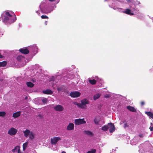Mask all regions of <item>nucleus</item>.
I'll return each mask as SVG.
<instances>
[{
  "mask_svg": "<svg viewBox=\"0 0 153 153\" xmlns=\"http://www.w3.org/2000/svg\"><path fill=\"white\" fill-rule=\"evenodd\" d=\"M1 16L3 22L6 24L12 23L16 19V16L14 14H13V16L8 12L2 14Z\"/></svg>",
  "mask_w": 153,
  "mask_h": 153,
  "instance_id": "f257e3e1",
  "label": "nucleus"
},
{
  "mask_svg": "<svg viewBox=\"0 0 153 153\" xmlns=\"http://www.w3.org/2000/svg\"><path fill=\"white\" fill-rule=\"evenodd\" d=\"M56 7V6L55 5L53 6H48L45 3V1L42 2L39 6V8L42 13L47 14L50 13L53 10L54 8Z\"/></svg>",
  "mask_w": 153,
  "mask_h": 153,
  "instance_id": "f03ea898",
  "label": "nucleus"
},
{
  "mask_svg": "<svg viewBox=\"0 0 153 153\" xmlns=\"http://www.w3.org/2000/svg\"><path fill=\"white\" fill-rule=\"evenodd\" d=\"M88 101L86 99H84L81 101V103L75 102L74 104L82 108H86L87 107L86 105L88 104Z\"/></svg>",
  "mask_w": 153,
  "mask_h": 153,
  "instance_id": "7ed1b4c3",
  "label": "nucleus"
},
{
  "mask_svg": "<svg viewBox=\"0 0 153 153\" xmlns=\"http://www.w3.org/2000/svg\"><path fill=\"white\" fill-rule=\"evenodd\" d=\"M116 1H113L112 0H110L109 1V2L110 3L109 4V5L110 7L112 8L114 10H117L118 9V10L119 11H120V10H122V9L118 8L116 6V3L115 2Z\"/></svg>",
  "mask_w": 153,
  "mask_h": 153,
  "instance_id": "20e7f679",
  "label": "nucleus"
},
{
  "mask_svg": "<svg viewBox=\"0 0 153 153\" xmlns=\"http://www.w3.org/2000/svg\"><path fill=\"white\" fill-rule=\"evenodd\" d=\"M86 123V122L84 120V119H76L74 120V123L75 125H80Z\"/></svg>",
  "mask_w": 153,
  "mask_h": 153,
  "instance_id": "39448f33",
  "label": "nucleus"
},
{
  "mask_svg": "<svg viewBox=\"0 0 153 153\" xmlns=\"http://www.w3.org/2000/svg\"><path fill=\"white\" fill-rule=\"evenodd\" d=\"M29 48L30 51L33 52L34 55L38 52V48L37 46L36 45H33L30 46Z\"/></svg>",
  "mask_w": 153,
  "mask_h": 153,
  "instance_id": "423d86ee",
  "label": "nucleus"
},
{
  "mask_svg": "<svg viewBox=\"0 0 153 153\" xmlns=\"http://www.w3.org/2000/svg\"><path fill=\"white\" fill-rule=\"evenodd\" d=\"M61 139L60 137H54L51 138V143L52 145H56L58 141Z\"/></svg>",
  "mask_w": 153,
  "mask_h": 153,
  "instance_id": "0eeeda50",
  "label": "nucleus"
},
{
  "mask_svg": "<svg viewBox=\"0 0 153 153\" xmlns=\"http://www.w3.org/2000/svg\"><path fill=\"white\" fill-rule=\"evenodd\" d=\"M17 132V130L13 128H11L8 132V134L10 135H15Z\"/></svg>",
  "mask_w": 153,
  "mask_h": 153,
  "instance_id": "6e6552de",
  "label": "nucleus"
},
{
  "mask_svg": "<svg viewBox=\"0 0 153 153\" xmlns=\"http://www.w3.org/2000/svg\"><path fill=\"white\" fill-rule=\"evenodd\" d=\"M17 59L18 61L23 63V64L22 66H24L26 62H25V59L24 57L22 56L21 55L18 56L17 57Z\"/></svg>",
  "mask_w": 153,
  "mask_h": 153,
  "instance_id": "1a4fd4ad",
  "label": "nucleus"
},
{
  "mask_svg": "<svg viewBox=\"0 0 153 153\" xmlns=\"http://www.w3.org/2000/svg\"><path fill=\"white\" fill-rule=\"evenodd\" d=\"M53 108L55 111H61L64 109L63 107L60 105H56Z\"/></svg>",
  "mask_w": 153,
  "mask_h": 153,
  "instance_id": "9d476101",
  "label": "nucleus"
},
{
  "mask_svg": "<svg viewBox=\"0 0 153 153\" xmlns=\"http://www.w3.org/2000/svg\"><path fill=\"white\" fill-rule=\"evenodd\" d=\"M81 93L78 91H75L71 92L70 95L72 97H78L80 95Z\"/></svg>",
  "mask_w": 153,
  "mask_h": 153,
  "instance_id": "9b49d317",
  "label": "nucleus"
},
{
  "mask_svg": "<svg viewBox=\"0 0 153 153\" xmlns=\"http://www.w3.org/2000/svg\"><path fill=\"white\" fill-rule=\"evenodd\" d=\"M108 129H109V132H112L115 130V127L114 125L111 123L108 124Z\"/></svg>",
  "mask_w": 153,
  "mask_h": 153,
  "instance_id": "f8f14e48",
  "label": "nucleus"
},
{
  "mask_svg": "<svg viewBox=\"0 0 153 153\" xmlns=\"http://www.w3.org/2000/svg\"><path fill=\"white\" fill-rule=\"evenodd\" d=\"M108 129H109V132H112L115 130V127L114 125L111 123L108 124Z\"/></svg>",
  "mask_w": 153,
  "mask_h": 153,
  "instance_id": "ddd939ff",
  "label": "nucleus"
},
{
  "mask_svg": "<svg viewBox=\"0 0 153 153\" xmlns=\"http://www.w3.org/2000/svg\"><path fill=\"white\" fill-rule=\"evenodd\" d=\"M74 124L72 123H70L67 127L66 130L68 131H71L74 129Z\"/></svg>",
  "mask_w": 153,
  "mask_h": 153,
  "instance_id": "4468645a",
  "label": "nucleus"
},
{
  "mask_svg": "<svg viewBox=\"0 0 153 153\" xmlns=\"http://www.w3.org/2000/svg\"><path fill=\"white\" fill-rule=\"evenodd\" d=\"M123 13L130 15H134L133 12L130 9H126L125 11L123 12Z\"/></svg>",
  "mask_w": 153,
  "mask_h": 153,
  "instance_id": "2eb2a0df",
  "label": "nucleus"
},
{
  "mask_svg": "<svg viewBox=\"0 0 153 153\" xmlns=\"http://www.w3.org/2000/svg\"><path fill=\"white\" fill-rule=\"evenodd\" d=\"M138 138L137 137H134L131 140V144L132 145H136L137 143Z\"/></svg>",
  "mask_w": 153,
  "mask_h": 153,
  "instance_id": "dca6fc26",
  "label": "nucleus"
},
{
  "mask_svg": "<svg viewBox=\"0 0 153 153\" xmlns=\"http://www.w3.org/2000/svg\"><path fill=\"white\" fill-rule=\"evenodd\" d=\"M31 132V131H30V130L27 129L25 131H23V133L25 136L26 137H28Z\"/></svg>",
  "mask_w": 153,
  "mask_h": 153,
  "instance_id": "f3484780",
  "label": "nucleus"
},
{
  "mask_svg": "<svg viewBox=\"0 0 153 153\" xmlns=\"http://www.w3.org/2000/svg\"><path fill=\"white\" fill-rule=\"evenodd\" d=\"M19 51L22 53L25 54H27L29 53V50L26 48L25 49H20L19 50Z\"/></svg>",
  "mask_w": 153,
  "mask_h": 153,
  "instance_id": "a211bd4d",
  "label": "nucleus"
},
{
  "mask_svg": "<svg viewBox=\"0 0 153 153\" xmlns=\"http://www.w3.org/2000/svg\"><path fill=\"white\" fill-rule=\"evenodd\" d=\"M43 93L45 94H51L53 93V91L50 89H47L43 91Z\"/></svg>",
  "mask_w": 153,
  "mask_h": 153,
  "instance_id": "6ab92c4d",
  "label": "nucleus"
},
{
  "mask_svg": "<svg viewBox=\"0 0 153 153\" xmlns=\"http://www.w3.org/2000/svg\"><path fill=\"white\" fill-rule=\"evenodd\" d=\"M127 108L131 111L133 112H136V109L134 107L130 105L127 106Z\"/></svg>",
  "mask_w": 153,
  "mask_h": 153,
  "instance_id": "aec40b11",
  "label": "nucleus"
},
{
  "mask_svg": "<svg viewBox=\"0 0 153 153\" xmlns=\"http://www.w3.org/2000/svg\"><path fill=\"white\" fill-rule=\"evenodd\" d=\"M20 115V112L18 111L14 113L13 114V117L14 118H17Z\"/></svg>",
  "mask_w": 153,
  "mask_h": 153,
  "instance_id": "412c9836",
  "label": "nucleus"
},
{
  "mask_svg": "<svg viewBox=\"0 0 153 153\" xmlns=\"http://www.w3.org/2000/svg\"><path fill=\"white\" fill-rule=\"evenodd\" d=\"M35 136V134L32 131L31 132L29 136V138L31 140H33Z\"/></svg>",
  "mask_w": 153,
  "mask_h": 153,
  "instance_id": "4be33fe9",
  "label": "nucleus"
},
{
  "mask_svg": "<svg viewBox=\"0 0 153 153\" xmlns=\"http://www.w3.org/2000/svg\"><path fill=\"white\" fill-rule=\"evenodd\" d=\"M100 96V94L99 93H97L95 94L94 96V99L96 100L99 98Z\"/></svg>",
  "mask_w": 153,
  "mask_h": 153,
  "instance_id": "5701e85b",
  "label": "nucleus"
},
{
  "mask_svg": "<svg viewBox=\"0 0 153 153\" xmlns=\"http://www.w3.org/2000/svg\"><path fill=\"white\" fill-rule=\"evenodd\" d=\"M88 80H89V82L91 84H92V85L95 84L96 82V80H95L94 79H89Z\"/></svg>",
  "mask_w": 153,
  "mask_h": 153,
  "instance_id": "b1692460",
  "label": "nucleus"
},
{
  "mask_svg": "<svg viewBox=\"0 0 153 153\" xmlns=\"http://www.w3.org/2000/svg\"><path fill=\"white\" fill-rule=\"evenodd\" d=\"M146 114L148 116H149L151 118H153V114L150 112H146Z\"/></svg>",
  "mask_w": 153,
  "mask_h": 153,
  "instance_id": "393cba45",
  "label": "nucleus"
},
{
  "mask_svg": "<svg viewBox=\"0 0 153 153\" xmlns=\"http://www.w3.org/2000/svg\"><path fill=\"white\" fill-rule=\"evenodd\" d=\"M26 84L28 87L31 88L33 87L34 85L31 82H27Z\"/></svg>",
  "mask_w": 153,
  "mask_h": 153,
  "instance_id": "a878e982",
  "label": "nucleus"
},
{
  "mask_svg": "<svg viewBox=\"0 0 153 153\" xmlns=\"http://www.w3.org/2000/svg\"><path fill=\"white\" fill-rule=\"evenodd\" d=\"M7 64V62L5 61H4L0 62V66L4 67Z\"/></svg>",
  "mask_w": 153,
  "mask_h": 153,
  "instance_id": "bb28decb",
  "label": "nucleus"
},
{
  "mask_svg": "<svg viewBox=\"0 0 153 153\" xmlns=\"http://www.w3.org/2000/svg\"><path fill=\"white\" fill-rule=\"evenodd\" d=\"M28 142H26L24 143L23 145V150L24 151L26 149L27 147V146Z\"/></svg>",
  "mask_w": 153,
  "mask_h": 153,
  "instance_id": "cd10ccee",
  "label": "nucleus"
},
{
  "mask_svg": "<svg viewBox=\"0 0 153 153\" xmlns=\"http://www.w3.org/2000/svg\"><path fill=\"white\" fill-rule=\"evenodd\" d=\"M19 150V146H16L15 147V149L12 150V151L13 152H14L18 151Z\"/></svg>",
  "mask_w": 153,
  "mask_h": 153,
  "instance_id": "c85d7f7f",
  "label": "nucleus"
},
{
  "mask_svg": "<svg viewBox=\"0 0 153 153\" xmlns=\"http://www.w3.org/2000/svg\"><path fill=\"white\" fill-rule=\"evenodd\" d=\"M102 129L104 131H106L108 129V126H104L102 128Z\"/></svg>",
  "mask_w": 153,
  "mask_h": 153,
  "instance_id": "c756f323",
  "label": "nucleus"
},
{
  "mask_svg": "<svg viewBox=\"0 0 153 153\" xmlns=\"http://www.w3.org/2000/svg\"><path fill=\"white\" fill-rule=\"evenodd\" d=\"M94 122L95 123L96 125H97L98 124L99 122V120L97 118H96L94 120Z\"/></svg>",
  "mask_w": 153,
  "mask_h": 153,
  "instance_id": "7c9ffc66",
  "label": "nucleus"
},
{
  "mask_svg": "<svg viewBox=\"0 0 153 153\" xmlns=\"http://www.w3.org/2000/svg\"><path fill=\"white\" fill-rule=\"evenodd\" d=\"M85 134H87L89 135H92V134L91 132L90 131H85Z\"/></svg>",
  "mask_w": 153,
  "mask_h": 153,
  "instance_id": "2f4dec72",
  "label": "nucleus"
},
{
  "mask_svg": "<svg viewBox=\"0 0 153 153\" xmlns=\"http://www.w3.org/2000/svg\"><path fill=\"white\" fill-rule=\"evenodd\" d=\"M6 114V113L4 111L0 112V117H4Z\"/></svg>",
  "mask_w": 153,
  "mask_h": 153,
  "instance_id": "473e14b6",
  "label": "nucleus"
},
{
  "mask_svg": "<svg viewBox=\"0 0 153 153\" xmlns=\"http://www.w3.org/2000/svg\"><path fill=\"white\" fill-rule=\"evenodd\" d=\"M96 150L95 149H92L91 151L87 152V153H95Z\"/></svg>",
  "mask_w": 153,
  "mask_h": 153,
  "instance_id": "72a5a7b5",
  "label": "nucleus"
},
{
  "mask_svg": "<svg viewBox=\"0 0 153 153\" xmlns=\"http://www.w3.org/2000/svg\"><path fill=\"white\" fill-rule=\"evenodd\" d=\"M48 101V100L46 98H43L42 100V102L44 103H46Z\"/></svg>",
  "mask_w": 153,
  "mask_h": 153,
  "instance_id": "f704fd0d",
  "label": "nucleus"
},
{
  "mask_svg": "<svg viewBox=\"0 0 153 153\" xmlns=\"http://www.w3.org/2000/svg\"><path fill=\"white\" fill-rule=\"evenodd\" d=\"M41 17L42 19H48V16L46 15H42L41 16Z\"/></svg>",
  "mask_w": 153,
  "mask_h": 153,
  "instance_id": "c9c22d12",
  "label": "nucleus"
},
{
  "mask_svg": "<svg viewBox=\"0 0 153 153\" xmlns=\"http://www.w3.org/2000/svg\"><path fill=\"white\" fill-rule=\"evenodd\" d=\"M55 79L54 77L53 76H52L50 79V81H54Z\"/></svg>",
  "mask_w": 153,
  "mask_h": 153,
  "instance_id": "e433bc0d",
  "label": "nucleus"
},
{
  "mask_svg": "<svg viewBox=\"0 0 153 153\" xmlns=\"http://www.w3.org/2000/svg\"><path fill=\"white\" fill-rule=\"evenodd\" d=\"M128 125L127 123H124V127L125 128H127V127H128Z\"/></svg>",
  "mask_w": 153,
  "mask_h": 153,
  "instance_id": "4c0bfd02",
  "label": "nucleus"
},
{
  "mask_svg": "<svg viewBox=\"0 0 153 153\" xmlns=\"http://www.w3.org/2000/svg\"><path fill=\"white\" fill-rule=\"evenodd\" d=\"M110 96L109 94H106L104 95V97H105L106 98H108L110 97Z\"/></svg>",
  "mask_w": 153,
  "mask_h": 153,
  "instance_id": "58836bf2",
  "label": "nucleus"
},
{
  "mask_svg": "<svg viewBox=\"0 0 153 153\" xmlns=\"http://www.w3.org/2000/svg\"><path fill=\"white\" fill-rule=\"evenodd\" d=\"M49 0L50 1H51V2H52V1H56L57 2L56 3V4H57L58 3H59V0Z\"/></svg>",
  "mask_w": 153,
  "mask_h": 153,
  "instance_id": "ea45409f",
  "label": "nucleus"
},
{
  "mask_svg": "<svg viewBox=\"0 0 153 153\" xmlns=\"http://www.w3.org/2000/svg\"><path fill=\"white\" fill-rule=\"evenodd\" d=\"M71 76H70V77H69V76H68V78H69V79H72L73 78H74V75H71Z\"/></svg>",
  "mask_w": 153,
  "mask_h": 153,
  "instance_id": "a19ab883",
  "label": "nucleus"
},
{
  "mask_svg": "<svg viewBox=\"0 0 153 153\" xmlns=\"http://www.w3.org/2000/svg\"><path fill=\"white\" fill-rule=\"evenodd\" d=\"M126 1L128 3H130L133 1V0H126Z\"/></svg>",
  "mask_w": 153,
  "mask_h": 153,
  "instance_id": "79ce46f5",
  "label": "nucleus"
},
{
  "mask_svg": "<svg viewBox=\"0 0 153 153\" xmlns=\"http://www.w3.org/2000/svg\"><path fill=\"white\" fill-rule=\"evenodd\" d=\"M140 4V2L139 1H137L135 2L136 5H139Z\"/></svg>",
  "mask_w": 153,
  "mask_h": 153,
  "instance_id": "37998d69",
  "label": "nucleus"
},
{
  "mask_svg": "<svg viewBox=\"0 0 153 153\" xmlns=\"http://www.w3.org/2000/svg\"><path fill=\"white\" fill-rule=\"evenodd\" d=\"M139 136L140 137H143V134H140L139 135Z\"/></svg>",
  "mask_w": 153,
  "mask_h": 153,
  "instance_id": "c03bdc74",
  "label": "nucleus"
},
{
  "mask_svg": "<svg viewBox=\"0 0 153 153\" xmlns=\"http://www.w3.org/2000/svg\"><path fill=\"white\" fill-rule=\"evenodd\" d=\"M125 122V121H121L120 123V125L122 124V123H124Z\"/></svg>",
  "mask_w": 153,
  "mask_h": 153,
  "instance_id": "a18cd8bd",
  "label": "nucleus"
},
{
  "mask_svg": "<svg viewBox=\"0 0 153 153\" xmlns=\"http://www.w3.org/2000/svg\"><path fill=\"white\" fill-rule=\"evenodd\" d=\"M144 104L145 102H144L142 101L141 102V104L142 105H144Z\"/></svg>",
  "mask_w": 153,
  "mask_h": 153,
  "instance_id": "49530a36",
  "label": "nucleus"
},
{
  "mask_svg": "<svg viewBox=\"0 0 153 153\" xmlns=\"http://www.w3.org/2000/svg\"><path fill=\"white\" fill-rule=\"evenodd\" d=\"M36 12L39 15H40V13L39 12V11H37Z\"/></svg>",
  "mask_w": 153,
  "mask_h": 153,
  "instance_id": "de8ad7c7",
  "label": "nucleus"
},
{
  "mask_svg": "<svg viewBox=\"0 0 153 153\" xmlns=\"http://www.w3.org/2000/svg\"><path fill=\"white\" fill-rule=\"evenodd\" d=\"M95 79H97V80L98 81V82H99V81L98 80V79H99L98 78V77L97 76H96L95 77Z\"/></svg>",
  "mask_w": 153,
  "mask_h": 153,
  "instance_id": "09e8293b",
  "label": "nucleus"
},
{
  "mask_svg": "<svg viewBox=\"0 0 153 153\" xmlns=\"http://www.w3.org/2000/svg\"><path fill=\"white\" fill-rule=\"evenodd\" d=\"M3 57V56L2 55H1V53H0V58H2Z\"/></svg>",
  "mask_w": 153,
  "mask_h": 153,
  "instance_id": "8fccbe9b",
  "label": "nucleus"
},
{
  "mask_svg": "<svg viewBox=\"0 0 153 153\" xmlns=\"http://www.w3.org/2000/svg\"><path fill=\"white\" fill-rule=\"evenodd\" d=\"M150 131H153V128L152 127H150Z\"/></svg>",
  "mask_w": 153,
  "mask_h": 153,
  "instance_id": "3c124183",
  "label": "nucleus"
},
{
  "mask_svg": "<svg viewBox=\"0 0 153 153\" xmlns=\"http://www.w3.org/2000/svg\"><path fill=\"white\" fill-rule=\"evenodd\" d=\"M47 23H48L47 22L45 21V25H47Z\"/></svg>",
  "mask_w": 153,
  "mask_h": 153,
  "instance_id": "603ef678",
  "label": "nucleus"
},
{
  "mask_svg": "<svg viewBox=\"0 0 153 153\" xmlns=\"http://www.w3.org/2000/svg\"><path fill=\"white\" fill-rule=\"evenodd\" d=\"M18 153H22L20 151V149L18 151Z\"/></svg>",
  "mask_w": 153,
  "mask_h": 153,
  "instance_id": "864d4df0",
  "label": "nucleus"
},
{
  "mask_svg": "<svg viewBox=\"0 0 153 153\" xmlns=\"http://www.w3.org/2000/svg\"><path fill=\"white\" fill-rule=\"evenodd\" d=\"M62 153H66L65 152H62Z\"/></svg>",
  "mask_w": 153,
  "mask_h": 153,
  "instance_id": "5fc2aeb1",
  "label": "nucleus"
},
{
  "mask_svg": "<svg viewBox=\"0 0 153 153\" xmlns=\"http://www.w3.org/2000/svg\"><path fill=\"white\" fill-rule=\"evenodd\" d=\"M134 9V10H136V9H135V8H134V9Z\"/></svg>",
  "mask_w": 153,
  "mask_h": 153,
  "instance_id": "6e6d98bb",
  "label": "nucleus"
},
{
  "mask_svg": "<svg viewBox=\"0 0 153 153\" xmlns=\"http://www.w3.org/2000/svg\"><path fill=\"white\" fill-rule=\"evenodd\" d=\"M151 125H152V123H151Z\"/></svg>",
  "mask_w": 153,
  "mask_h": 153,
  "instance_id": "4d7b16f0",
  "label": "nucleus"
},
{
  "mask_svg": "<svg viewBox=\"0 0 153 153\" xmlns=\"http://www.w3.org/2000/svg\"><path fill=\"white\" fill-rule=\"evenodd\" d=\"M114 150V149H112V152H113V150Z\"/></svg>",
  "mask_w": 153,
  "mask_h": 153,
  "instance_id": "13d9d810",
  "label": "nucleus"
}]
</instances>
